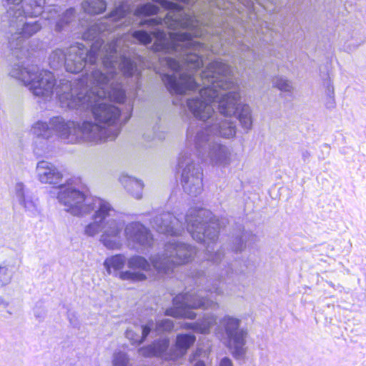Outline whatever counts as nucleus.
<instances>
[{
	"instance_id": "1",
	"label": "nucleus",
	"mask_w": 366,
	"mask_h": 366,
	"mask_svg": "<svg viewBox=\"0 0 366 366\" xmlns=\"http://www.w3.org/2000/svg\"><path fill=\"white\" fill-rule=\"evenodd\" d=\"M153 4L136 5L133 0H119L108 15L94 21L79 19L74 7L50 9L45 19L51 29L47 45L30 37L24 46L28 54L19 53V59L10 54L9 75L19 80L30 92H55L56 79L53 73L40 69L47 46L69 43L79 34L89 44L75 42L65 51L56 49L49 56L54 70L64 67L69 73L83 71L101 92H127L112 87L117 75L135 81L142 89V70L149 69L164 84L167 92H199V54L192 52L179 41L188 33L169 31L163 26H150L157 11Z\"/></svg>"
},
{
	"instance_id": "2",
	"label": "nucleus",
	"mask_w": 366,
	"mask_h": 366,
	"mask_svg": "<svg viewBox=\"0 0 366 366\" xmlns=\"http://www.w3.org/2000/svg\"><path fill=\"white\" fill-rule=\"evenodd\" d=\"M182 219V217L164 212L154 217L150 224L159 233L172 237L165 244L164 252L157 255L166 256V247L170 244L187 251L182 252V262L179 261L175 251L164 260L170 277L182 279L183 276L178 273L187 272L184 276L185 291L173 298V307L167 309L165 315L193 320L197 316L194 309H218L214 295H232L242 291L244 275L254 263L238 257L249 236L242 225L237 226L229 242L213 252L226 219H219L204 208H191L184 216V222Z\"/></svg>"
},
{
	"instance_id": "3",
	"label": "nucleus",
	"mask_w": 366,
	"mask_h": 366,
	"mask_svg": "<svg viewBox=\"0 0 366 366\" xmlns=\"http://www.w3.org/2000/svg\"><path fill=\"white\" fill-rule=\"evenodd\" d=\"M172 104L183 112H190L194 119L187 132V148L178 161L180 182L185 193L197 197L203 190V169L201 162L227 166L231 152L219 138L235 136L238 119L247 131L252 126V111L241 102L240 93H170Z\"/></svg>"
},
{
	"instance_id": "4",
	"label": "nucleus",
	"mask_w": 366,
	"mask_h": 366,
	"mask_svg": "<svg viewBox=\"0 0 366 366\" xmlns=\"http://www.w3.org/2000/svg\"><path fill=\"white\" fill-rule=\"evenodd\" d=\"M138 93H33L41 109H52L56 104L65 109H74L84 119L65 120L57 116L49 122L37 121L32 125L34 152L42 156L50 151L52 142L61 139L66 143H99L112 141L122 125L130 119Z\"/></svg>"
},
{
	"instance_id": "5",
	"label": "nucleus",
	"mask_w": 366,
	"mask_h": 366,
	"mask_svg": "<svg viewBox=\"0 0 366 366\" xmlns=\"http://www.w3.org/2000/svg\"><path fill=\"white\" fill-rule=\"evenodd\" d=\"M57 199L65 206L68 212L75 216L92 214V222L85 227V234L94 237L102 232L100 242L104 247H115L119 245V233L122 222L112 217L113 208L104 199L86 196L70 183L60 184Z\"/></svg>"
},
{
	"instance_id": "6",
	"label": "nucleus",
	"mask_w": 366,
	"mask_h": 366,
	"mask_svg": "<svg viewBox=\"0 0 366 366\" xmlns=\"http://www.w3.org/2000/svg\"><path fill=\"white\" fill-rule=\"evenodd\" d=\"M139 323H134L133 327L127 328L125 332L126 337L132 344L139 345L148 337L154 338L159 336L152 344L139 349V354L144 357H157L174 361L183 357L196 341V337L193 334H179L177 336L175 348H169V339L163 335L174 328L172 320L164 319L154 322L152 320L145 321L139 319Z\"/></svg>"
},
{
	"instance_id": "7",
	"label": "nucleus",
	"mask_w": 366,
	"mask_h": 366,
	"mask_svg": "<svg viewBox=\"0 0 366 366\" xmlns=\"http://www.w3.org/2000/svg\"><path fill=\"white\" fill-rule=\"evenodd\" d=\"M9 8L1 16L0 29L6 36L7 46L19 59V53L28 54L24 44L43 28L40 19L31 20L44 11L45 0H5Z\"/></svg>"
},
{
	"instance_id": "8",
	"label": "nucleus",
	"mask_w": 366,
	"mask_h": 366,
	"mask_svg": "<svg viewBox=\"0 0 366 366\" xmlns=\"http://www.w3.org/2000/svg\"><path fill=\"white\" fill-rule=\"evenodd\" d=\"M166 254L172 255L176 252L177 259L182 262V252H187L185 248L177 247L174 244L166 247ZM168 255H153L150 257V264L144 257L134 255L129 259L124 254H119L107 257L104 262V266L109 274L118 277L122 280L132 282H140L148 278L158 280L164 276H169V268L164 265Z\"/></svg>"
},
{
	"instance_id": "9",
	"label": "nucleus",
	"mask_w": 366,
	"mask_h": 366,
	"mask_svg": "<svg viewBox=\"0 0 366 366\" xmlns=\"http://www.w3.org/2000/svg\"><path fill=\"white\" fill-rule=\"evenodd\" d=\"M241 320L230 315L224 316L217 327V334L232 350L233 356L243 359L247 352L246 337L247 332L240 327Z\"/></svg>"
},
{
	"instance_id": "10",
	"label": "nucleus",
	"mask_w": 366,
	"mask_h": 366,
	"mask_svg": "<svg viewBox=\"0 0 366 366\" xmlns=\"http://www.w3.org/2000/svg\"><path fill=\"white\" fill-rule=\"evenodd\" d=\"M112 217L118 219L122 222L123 226L121 228L119 237L120 243L119 245L115 247H108L109 249H119L122 247L124 242L122 236V230L124 229V235L127 240V244L130 248H132L137 251H142L144 249L152 247L153 244V237L151 234L150 230L146 227L140 222H131L127 224L124 220L113 209Z\"/></svg>"
},
{
	"instance_id": "11",
	"label": "nucleus",
	"mask_w": 366,
	"mask_h": 366,
	"mask_svg": "<svg viewBox=\"0 0 366 366\" xmlns=\"http://www.w3.org/2000/svg\"><path fill=\"white\" fill-rule=\"evenodd\" d=\"M36 174L42 184H59L63 178L61 172L54 164L44 160L37 163Z\"/></svg>"
},
{
	"instance_id": "12",
	"label": "nucleus",
	"mask_w": 366,
	"mask_h": 366,
	"mask_svg": "<svg viewBox=\"0 0 366 366\" xmlns=\"http://www.w3.org/2000/svg\"><path fill=\"white\" fill-rule=\"evenodd\" d=\"M15 197L29 215L35 216L37 214V207L32 199L31 192L22 182H18L15 185Z\"/></svg>"
},
{
	"instance_id": "13",
	"label": "nucleus",
	"mask_w": 366,
	"mask_h": 366,
	"mask_svg": "<svg viewBox=\"0 0 366 366\" xmlns=\"http://www.w3.org/2000/svg\"><path fill=\"white\" fill-rule=\"evenodd\" d=\"M217 317L212 312H206L201 319L192 323H185L184 327L197 332L207 334L217 324Z\"/></svg>"
},
{
	"instance_id": "14",
	"label": "nucleus",
	"mask_w": 366,
	"mask_h": 366,
	"mask_svg": "<svg viewBox=\"0 0 366 366\" xmlns=\"http://www.w3.org/2000/svg\"><path fill=\"white\" fill-rule=\"evenodd\" d=\"M119 182L134 198L137 199L142 198L144 184L141 180L128 174H122L119 177Z\"/></svg>"
},
{
	"instance_id": "15",
	"label": "nucleus",
	"mask_w": 366,
	"mask_h": 366,
	"mask_svg": "<svg viewBox=\"0 0 366 366\" xmlns=\"http://www.w3.org/2000/svg\"><path fill=\"white\" fill-rule=\"evenodd\" d=\"M81 5L84 12L90 16L102 14L107 9L104 0H84Z\"/></svg>"
},
{
	"instance_id": "16",
	"label": "nucleus",
	"mask_w": 366,
	"mask_h": 366,
	"mask_svg": "<svg viewBox=\"0 0 366 366\" xmlns=\"http://www.w3.org/2000/svg\"><path fill=\"white\" fill-rule=\"evenodd\" d=\"M15 272V267L13 264L4 262L0 264V288L8 285Z\"/></svg>"
},
{
	"instance_id": "17",
	"label": "nucleus",
	"mask_w": 366,
	"mask_h": 366,
	"mask_svg": "<svg viewBox=\"0 0 366 366\" xmlns=\"http://www.w3.org/2000/svg\"><path fill=\"white\" fill-rule=\"evenodd\" d=\"M113 366H132L128 355L123 352H117L114 354Z\"/></svg>"
},
{
	"instance_id": "18",
	"label": "nucleus",
	"mask_w": 366,
	"mask_h": 366,
	"mask_svg": "<svg viewBox=\"0 0 366 366\" xmlns=\"http://www.w3.org/2000/svg\"><path fill=\"white\" fill-rule=\"evenodd\" d=\"M0 312H4L5 317H9L15 313L14 307L9 300L0 295Z\"/></svg>"
},
{
	"instance_id": "19",
	"label": "nucleus",
	"mask_w": 366,
	"mask_h": 366,
	"mask_svg": "<svg viewBox=\"0 0 366 366\" xmlns=\"http://www.w3.org/2000/svg\"><path fill=\"white\" fill-rule=\"evenodd\" d=\"M331 64L330 60H327L326 65H325V71H322V69H320V76L322 79L324 81V85L327 87V91L328 92H334V88L330 84V74H329V67Z\"/></svg>"
},
{
	"instance_id": "20",
	"label": "nucleus",
	"mask_w": 366,
	"mask_h": 366,
	"mask_svg": "<svg viewBox=\"0 0 366 366\" xmlns=\"http://www.w3.org/2000/svg\"><path fill=\"white\" fill-rule=\"evenodd\" d=\"M46 310L43 307L42 302L36 303L34 308V315L38 322H42L46 317Z\"/></svg>"
},
{
	"instance_id": "21",
	"label": "nucleus",
	"mask_w": 366,
	"mask_h": 366,
	"mask_svg": "<svg viewBox=\"0 0 366 366\" xmlns=\"http://www.w3.org/2000/svg\"><path fill=\"white\" fill-rule=\"evenodd\" d=\"M322 99L327 109L335 108L336 103L334 93H324V96L322 97Z\"/></svg>"
},
{
	"instance_id": "22",
	"label": "nucleus",
	"mask_w": 366,
	"mask_h": 366,
	"mask_svg": "<svg viewBox=\"0 0 366 366\" xmlns=\"http://www.w3.org/2000/svg\"><path fill=\"white\" fill-rule=\"evenodd\" d=\"M68 319L71 325L74 328H79L80 322L79 321L76 314L72 311L68 312Z\"/></svg>"
},
{
	"instance_id": "23",
	"label": "nucleus",
	"mask_w": 366,
	"mask_h": 366,
	"mask_svg": "<svg viewBox=\"0 0 366 366\" xmlns=\"http://www.w3.org/2000/svg\"><path fill=\"white\" fill-rule=\"evenodd\" d=\"M143 137L144 139L148 142L152 141L154 139H162L164 138V135L162 133L157 132L156 131H153L152 136L148 135L147 133H144Z\"/></svg>"
},
{
	"instance_id": "24",
	"label": "nucleus",
	"mask_w": 366,
	"mask_h": 366,
	"mask_svg": "<svg viewBox=\"0 0 366 366\" xmlns=\"http://www.w3.org/2000/svg\"><path fill=\"white\" fill-rule=\"evenodd\" d=\"M365 40L364 39L362 38H360V39H357L355 41V43L352 42V41H350L347 46V49L349 50V51H352L353 49H355L356 48H357L359 46H360L361 44H362L364 43Z\"/></svg>"
},
{
	"instance_id": "25",
	"label": "nucleus",
	"mask_w": 366,
	"mask_h": 366,
	"mask_svg": "<svg viewBox=\"0 0 366 366\" xmlns=\"http://www.w3.org/2000/svg\"><path fill=\"white\" fill-rule=\"evenodd\" d=\"M219 366H233V363L229 357H225L220 360Z\"/></svg>"
},
{
	"instance_id": "26",
	"label": "nucleus",
	"mask_w": 366,
	"mask_h": 366,
	"mask_svg": "<svg viewBox=\"0 0 366 366\" xmlns=\"http://www.w3.org/2000/svg\"><path fill=\"white\" fill-rule=\"evenodd\" d=\"M202 349H197L190 357H189V361L192 362L193 361H195L197 357H200L202 355Z\"/></svg>"
},
{
	"instance_id": "27",
	"label": "nucleus",
	"mask_w": 366,
	"mask_h": 366,
	"mask_svg": "<svg viewBox=\"0 0 366 366\" xmlns=\"http://www.w3.org/2000/svg\"><path fill=\"white\" fill-rule=\"evenodd\" d=\"M311 156L310 152L308 150L302 151V158L305 162H307Z\"/></svg>"
},
{
	"instance_id": "28",
	"label": "nucleus",
	"mask_w": 366,
	"mask_h": 366,
	"mask_svg": "<svg viewBox=\"0 0 366 366\" xmlns=\"http://www.w3.org/2000/svg\"><path fill=\"white\" fill-rule=\"evenodd\" d=\"M194 366H206L205 363L202 360H198Z\"/></svg>"
},
{
	"instance_id": "29",
	"label": "nucleus",
	"mask_w": 366,
	"mask_h": 366,
	"mask_svg": "<svg viewBox=\"0 0 366 366\" xmlns=\"http://www.w3.org/2000/svg\"><path fill=\"white\" fill-rule=\"evenodd\" d=\"M322 147H325L326 149H329V146L327 144H325Z\"/></svg>"
},
{
	"instance_id": "30",
	"label": "nucleus",
	"mask_w": 366,
	"mask_h": 366,
	"mask_svg": "<svg viewBox=\"0 0 366 366\" xmlns=\"http://www.w3.org/2000/svg\"><path fill=\"white\" fill-rule=\"evenodd\" d=\"M86 92H94V91H93V90H92V89H89V90H87Z\"/></svg>"
},
{
	"instance_id": "31",
	"label": "nucleus",
	"mask_w": 366,
	"mask_h": 366,
	"mask_svg": "<svg viewBox=\"0 0 366 366\" xmlns=\"http://www.w3.org/2000/svg\"><path fill=\"white\" fill-rule=\"evenodd\" d=\"M218 59H221L220 58H219Z\"/></svg>"
}]
</instances>
